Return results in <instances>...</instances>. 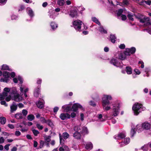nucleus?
<instances>
[{
    "mask_svg": "<svg viewBox=\"0 0 151 151\" xmlns=\"http://www.w3.org/2000/svg\"><path fill=\"white\" fill-rule=\"evenodd\" d=\"M101 103L103 109L106 111L111 109V102L110 101L112 100V97L110 95L104 94L102 98Z\"/></svg>",
    "mask_w": 151,
    "mask_h": 151,
    "instance_id": "nucleus-1",
    "label": "nucleus"
},
{
    "mask_svg": "<svg viewBox=\"0 0 151 151\" xmlns=\"http://www.w3.org/2000/svg\"><path fill=\"white\" fill-rule=\"evenodd\" d=\"M136 50L135 48L134 47H132L131 48H127L124 52L119 53L118 56L119 58L122 60L126 59L127 56L134 53Z\"/></svg>",
    "mask_w": 151,
    "mask_h": 151,
    "instance_id": "nucleus-2",
    "label": "nucleus"
},
{
    "mask_svg": "<svg viewBox=\"0 0 151 151\" xmlns=\"http://www.w3.org/2000/svg\"><path fill=\"white\" fill-rule=\"evenodd\" d=\"M145 107H143L142 104L138 103H136L134 104L132 107L134 115H138L139 113L145 110Z\"/></svg>",
    "mask_w": 151,
    "mask_h": 151,
    "instance_id": "nucleus-3",
    "label": "nucleus"
},
{
    "mask_svg": "<svg viewBox=\"0 0 151 151\" xmlns=\"http://www.w3.org/2000/svg\"><path fill=\"white\" fill-rule=\"evenodd\" d=\"M112 116H116L119 113L120 108V104L119 101H115L112 104Z\"/></svg>",
    "mask_w": 151,
    "mask_h": 151,
    "instance_id": "nucleus-4",
    "label": "nucleus"
},
{
    "mask_svg": "<svg viewBox=\"0 0 151 151\" xmlns=\"http://www.w3.org/2000/svg\"><path fill=\"white\" fill-rule=\"evenodd\" d=\"M136 17L140 22L145 25H147L150 24L149 18L141 14H138Z\"/></svg>",
    "mask_w": 151,
    "mask_h": 151,
    "instance_id": "nucleus-5",
    "label": "nucleus"
},
{
    "mask_svg": "<svg viewBox=\"0 0 151 151\" xmlns=\"http://www.w3.org/2000/svg\"><path fill=\"white\" fill-rule=\"evenodd\" d=\"M20 87L19 90L20 94L24 95L25 98H27L28 96L27 93L28 92L29 88L24 85L21 84L19 86Z\"/></svg>",
    "mask_w": 151,
    "mask_h": 151,
    "instance_id": "nucleus-6",
    "label": "nucleus"
},
{
    "mask_svg": "<svg viewBox=\"0 0 151 151\" xmlns=\"http://www.w3.org/2000/svg\"><path fill=\"white\" fill-rule=\"evenodd\" d=\"M82 23V22L79 20L74 21L72 22V25L71 27H73L76 31L81 32Z\"/></svg>",
    "mask_w": 151,
    "mask_h": 151,
    "instance_id": "nucleus-7",
    "label": "nucleus"
},
{
    "mask_svg": "<svg viewBox=\"0 0 151 151\" xmlns=\"http://www.w3.org/2000/svg\"><path fill=\"white\" fill-rule=\"evenodd\" d=\"M42 80L41 78H38L37 79V83L39 85L35 89L34 91V95L36 97H38L40 94V85L42 83Z\"/></svg>",
    "mask_w": 151,
    "mask_h": 151,
    "instance_id": "nucleus-8",
    "label": "nucleus"
},
{
    "mask_svg": "<svg viewBox=\"0 0 151 151\" xmlns=\"http://www.w3.org/2000/svg\"><path fill=\"white\" fill-rule=\"evenodd\" d=\"M110 63L117 67L120 68H123V66L125 65L122 62H119L117 58H112L110 61Z\"/></svg>",
    "mask_w": 151,
    "mask_h": 151,
    "instance_id": "nucleus-9",
    "label": "nucleus"
},
{
    "mask_svg": "<svg viewBox=\"0 0 151 151\" xmlns=\"http://www.w3.org/2000/svg\"><path fill=\"white\" fill-rule=\"evenodd\" d=\"M2 75L3 78H1V82L8 83L9 81V78L10 77V73L9 72L6 71H4Z\"/></svg>",
    "mask_w": 151,
    "mask_h": 151,
    "instance_id": "nucleus-10",
    "label": "nucleus"
},
{
    "mask_svg": "<svg viewBox=\"0 0 151 151\" xmlns=\"http://www.w3.org/2000/svg\"><path fill=\"white\" fill-rule=\"evenodd\" d=\"M123 12V9H119L117 13V16L118 19H122V20H125L127 19V17L125 15L122 14Z\"/></svg>",
    "mask_w": 151,
    "mask_h": 151,
    "instance_id": "nucleus-11",
    "label": "nucleus"
},
{
    "mask_svg": "<svg viewBox=\"0 0 151 151\" xmlns=\"http://www.w3.org/2000/svg\"><path fill=\"white\" fill-rule=\"evenodd\" d=\"M121 72L124 74H125L126 73L128 75H131L132 73V69L130 66H126L125 70H122Z\"/></svg>",
    "mask_w": 151,
    "mask_h": 151,
    "instance_id": "nucleus-12",
    "label": "nucleus"
},
{
    "mask_svg": "<svg viewBox=\"0 0 151 151\" xmlns=\"http://www.w3.org/2000/svg\"><path fill=\"white\" fill-rule=\"evenodd\" d=\"M12 99L16 102H19L23 100V97L22 95H20L19 93H18L13 96L12 98Z\"/></svg>",
    "mask_w": 151,
    "mask_h": 151,
    "instance_id": "nucleus-13",
    "label": "nucleus"
},
{
    "mask_svg": "<svg viewBox=\"0 0 151 151\" xmlns=\"http://www.w3.org/2000/svg\"><path fill=\"white\" fill-rule=\"evenodd\" d=\"M78 108L82 110L84 109L79 104L75 103L73 104L72 107V110L74 112H76Z\"/></svg>",
    "mask_w": 151,
    "mask_h": 151,
    "instance_id": "nucleus-14",
    "label": "nucleus"
},
{
    "mask_svg": "<svg viewBox=\"0 0 151 151\" xmlns=\"http://www.w3.org/2000/svg\"><path fill=\"white\" fill-rule=\"evenodd\" d=\"M126 137V133L125 132H119L118 134L114 136V138L116 139H120L124 138Z\"/></svg>",
    "mask_w": 151,
    "mask_h": 151,
    "instance_id": "nucleus-15",
    "label": "nucleus"
},
{
    "mask_svg": "<svg viewBox=\"0 0 151 151\" xmlns=\"http://www.w3.org/2000/svg\"><path fill=\"white\" fill-rule=\"evenodd\" d=\"M37 106L40 109H42L44 106V101L41 99L37 101L36 103Z\"/></svg>",
    "mask_w": 151,
    "mask_h": 151,
    "instance_id": "nucleus-16",
    "label": "nucleus"
},
{
    "mask_svg": "<svg viewBox=\"0 0 151 151\" xmlns=\"http://www.w3.org/2000/svg\"><path fill=\"white\" fill-rule=\"evenodd\" d=\"M60 117L61 120H64L70 118V116L68 113H62L60 114Z\"/></svg>",
    "mask_w": 151,
    "mask_h": 151,
    "instance_id": "nucleus-17",
    "label": "nucleus"
},
{
    "mask_svg": "<svg viewBox=\"0 0 151 151\" xmlns=\"http://www.w3.org/2000/svg\"><path fill=\"white\" fill-rule=\"evenodd\" d=\"M17 108V105L15 102H13L12 104L10 106V111L11 113H13L15 111Z\"/></svg>",
    "mask_w": 151,
    "mask_h": 151,
    "instance_id": "nucleus-18",
    "label": "nucleus"
},
{
    "mask_svg": "<svg viewBox=\"0 0 151 151\" xmlns=\"http://www.w3.org/2000/svg\"><path fill=\"white\" fill-rule=\"evenodd\" d=\"M18 80L19 81V84L20 85L22 84L23 82V80L20 76H18L17 78H14L13 79V81L15 83H17Z\"/></svg>",
    "mask_w": 151,
    "mask_h": 151,
    "instance_id": "nucleus-19",
    "label": "nucleus"
},
{
    "mask_svg": "<svg viewBox=\"0 0 151 151\" xmlns=\"http://www.w3.org/2000/svg\"><path fill=\"white\" fill-rule=\"evenodd\" d=\"M142 124L144 129L148 130L150 128L151 124L149 123L145 122L143 123Z\"/></svg>",
    "mask_w": 151,
    "mask_h": 151,
    "instance_id": "nucleus-20",
    "label": "nucleus"
},
{
    "mask_svg": "<svg viewBox=\"0 0 151 151\" xmlns=\"http://www.w3.org/2000/svg\"><path fill=\"white\" fill-rule=\"evenodd\" d=\"M130 141V139L129 137H127L124 139V142L120 143V147H122L129 144Z\"/></svg>",
    "mask_w": 151,
    "mask_h": 151,
    "instance_id": "nucleus-21",
    "label": "nucleus"
},
{
    "mask_svg": "<svg viewBox=\"0 0 151 151\" xmlns=\"http://www.w3.org/2000/svg\"><path fill=\"white\" fill-rule=\"evenodd\" d=\"M27 14L30 16L31 18H32L34 16V13L30 8L28 7L27 9Z\"/></svg>",
    "mask_w": 151,
    "mask_h": 151,
    "instance_id": "nucleus-22",
    "label": "nucleus"
},
{
    "mask_svg": "<svg viewBox=\"0 0 151 151\" xmlns=\"http://www.w3.org/2000/svg\"><path fill=\"white\" fill-rule=\"evenodd\" d=\"M136 131H137L138 132H140L144 130L142 124H137L136 127L135 128Z\"/></svg>",
    "mask_w": 151,
    "mask_h": 151,
    "instance_id": "nucleus-23",
    "label": "nucleus"
},
{
    "mask_svg": "<svg viewBox=\"0 0 151 151\" xmlns=\"http://www.w3.org/2000/svg\"><path fill=\"white\" fill-rule=\"evenodd\" d=\"M18 91L17 88L15 87H13L10 88V93L11 95L17 94L18 93Z\"/></svg>",
    "mask_w": 151,
    "mask_h": 151,
    "instance_id": "nucleus-24",
    "label": "nucleus"
},
{
    "mask_svg": "<svg viewBox=\"0 0 151 151\" xmlns=\"http://www.w3.org/2000/svg\"><path fill=\"white\" fill-rule=\"evenodd\" d=\"M10 88L6 87L4 89V92L3 93V96H6L8 95V93H10Z\"/></svg>",
    "mask_w": 151,
    "mask_h": 151,
    "instance_id": "nucleus-25",
    "label": "nucleus"
},
{
    "mask_svg": "<svg viewBox=\"0 0 151 151\" xmlns=\"http://www.w3.org/2000/svg\"><path fill=\"white\" fill-rule=\"evenodd\" d=\"M50 26L52 29L55 30L58 27V24L55 22H52L50 23Z\"/></svg>",
    "mask_w": 151,
    "mask_h": 151,
    "instance_id": "nucleus-26",
    "label": "nucleus"
},
{
    "mask_svg": "<svg viewBox=\"0 0 151 151\" xmlns=\"http://www.w3.org/2000/svg\"><path fill=\"white\" fill-rule=\"evenodd\" d=\"M62 108V109H64L65 111V112H68L70 111L71 109V106L68 105H63Z\"/></svg>",
    "mask_w": 151,
    "mask_h": 151,
    "instance_id": "nucleus-27",
    "label": "nucleus"
},
{
    "mask_svg": "<svg viewBox=\"0 0 151 151\" xmlns=\"http://www.w3.org/2000/svg\"><path fill=\"white\" fill-rule=\"evenodd\" d=\"M93 144L91 142H88L86 143L85 145V148L87 150H91L93 148Z\"/></svg>",
    "mask_w": 151,
    "mask_h": 151,
    "instance_id": "nucleus-28",
    "label": "nucleus"
},
{
    "mask_svg": "<svg viewBox=\"0 0 151 151\" xmlns=\"http://www.w3.org/2000/svg\"><path fill=\"white\" fill-rule=\"evenodd\" d=\"M1 69L2 70H7L10 71H12V70L11 68H10L6 64L3 65L2 66Z\"/></svg>",
    "mask_w": 151,
    "mask_h": 151,
    "instance_id": "nucleus-29",
    "label": "nucleus"
},
{
    "mask_svg": "<svg viewBox=\"0 0 151 151\" xmlns=\"http://www.w3.org/2000/svg\"><path fill=\"white\" fill-rule=\"evenodd\" d=\"M73 137L76 139H80L81 137L80 132H75L73 133Z\"/></svg>",
    "mask_w": 151,
    "mask_h": 151,
    "instance_id": "nucleus-30",
    "label": "nucleus"
},
{
    "mask_svg": "<svg viewBox=\"0 0 151 151\" xmlns=\"http://www.w3.org/2000/svg\"><path fill=\"white\" fill-rule=\"evenodd\" d=\"M77 15V12L75 10L71 11L69 14V15L73 18L76 17Z\"/></svg>",
    "mask_w": 151,
    "mask_h": 151,
    "instance_id": "nucleus-31",
    "label": "nucleus"
},
{
    "mask_svg": "<svg viewBox=\"0 0 151 151\" xmlns=\"http://www.w3.org/2000/svg\"><path fill=\"white\" fill-rule=\"evenodd\" d=\"M15 117L17 119H21L23 118V115L22 113H18L15 115Z\"/></svg>",
    "mask_w": 151,
    "mask_h": 151,
    "instance_id": "nucleus-32",
    "label": "nucleus"
},
{
    "mask_svg": "<svg viewBox=\"0 0 151 151\" xmlns=\"http://www.w3.org/2000/svg\"><path fill=\"white\" fill-rule=\"evenodd\" d=\"M121 4H120L118 2L116 1V4L119 5L120 6L123 5H128L129 4V2L128 0H123L122 2V3H121Z\"/></svg>",
    "mask_w": 151,
    "mask_h": 151,
    "instance_id": "nucleus-33",
    "label": "nucleus"
},
{
    "mask_svg": "<svg viewBox=\"0 0 151 151\" xmlns=\"http://www.w3.org/2000/svg\"><path fill=\"white\" fill-rule=\"evenodd\" d=\"M58 14L56 13L55 12H52V13L50 15V17L51 18L54 19Z\"/></svg>",
    "mask_w": 151,
    "mask_h": 151,
    "instance_id": "nucleus-34",
    "label": "nucleus"
},
{
    "mask_svg": "<svg viewBox=\"0 0 151 151\" xmlns=\"http://www.w3.org/2000/svg\"><path fill=\"white\" fill-rule=\"evenodd\" d=\"M110 38V40L112 43H114L115 42L116 37L114 35H111Z\"/></svg>",
    "mask_w": 151,
    "mask_h": 151,
    "instance_id": "nucleus-35",
    "label": "nucleus"
},
{
    "mask_svg": "<svg viewBox=\"0 0 151 151\" xmlns=\"http://www.w3.org/2000/svg\"><path fill=\"white\" fill-rule=\"evenodd\" d=\"M51 137L50 136L45 135L44 136L45 141L47 142H49L50 141Z\"/></svg>",
    "mask_w": 151,
    "mask_h": 151,
    "instance_id": "nucleus-36",
    "label": "nucleus"
},
{
    "mask_svg": "<svg viewBox=\"0 0 151 151\" xmlns=\"http://www.w3.org/2000/svg\"><path fill=\"white\" fill-rule=\"evenodd\" d=\"M34 116L33 114L29 115L27 117V119L29 121H32L35 119Z\"/></svg>",
    "mask_w": 151,
    "mask_h": 151,
    "instance_id": "nucleus-37",
    "label": "nucleus"
},
{
    "mask_svg": "<svg viewBox=\"0 0 151 151\" xmlns=\"http://www.w3.org/2000/svg\"><path fill=\"white\" fill-rule=\"evenodd\" d=\"M32 131L35 136H37L38 134L40 133V132L37 130L33 128H32Z\"/></svg>",
    "mask_w": 151,
    "mask_h": 151,
    "instance_id": "nucleus-38",
    "label": "nucleus"
},
{
    "mask_svg": "<svg viewBox=\"0 0 151 151\" xmlns=\"http://www.w3.org/2000/svg\"><path fill=\"white\" fill-rule=\"evenodd\" d=\"M81 127L79 126H76L74 128V130L75 132H81Z\"/></svg>",
    "mask_w": 151,
    "mask_h": 151,
    "instance_id": "nucleus-39",
    "label": "nucleus"
},
{
    "mask_svg": "<svg viewBox=\"0 0 151 151\" xmlns=\"http://www.w3.org/2000/svg\"><path fill=\"white\" fill-rule=\"evenodd\" d=\"M92 20L94 22L96 23L99 25H100L101 23L99 21L98 19L95 17H93L92 18Z\"/></svg>",
    "mask_w": 151,
    "mask_h": 151,
    "instance_id": "nucleus-40",
    "label": "nucleus"
},
{
    "mask_svg": "<svg viewBox=\"0 0 151 151\" xmlns=\"http://www.w3.org/2000/svg\"><path fill=\"white\" fill-rule=\"evenodd\" d=\"M136 2L140 5H145V1L144 0H136Z\"/></svg>",
    "mask_w": 151,
    "mask_h": 151,
    "instance_id": "nucleus-41",
    "label": "nucleus"
},
{
    "mask_svg": "<svg viewBox=\"0 0 151 151\" xmlns=\"http://www.w3.org/2000/svg\"><path fill=\"white\" fill-rule=\"evenodd\" d=\"M69 134L66 132H64L62 134L63 137L65 139H67L69 137Z\"/></svg>",
    "mask_w": 151,
    "mask_h": 151,
    "instance_id": "nucleus-42",
    "label": "nucleus"
},
{
    "mask_svg": "<svg viewBox=\"0 0 151 151\" xmlns=\"http://www.w3.org/2000/svg\"><path fill=\"white\" fill-rule=\"evenodd\" d=\"M99 30L101 33H106L107 32V31L102 27L100 26L99 28Z\"/></svg>",
    "mask_w": 151,
    "mask_h": 151,
    "instance_id": "nucleus-43",
    "label": "nucleus"
},
{
    "mask_svg": "<svg viewBox=\"0 0 151 151\" xmlns=\"http://www.w3.org/2000/svg\"><path fill=\"white\" fill-rule=\"evenodd\" d=\"M6 122V119L5 117H1V124H4Z\"/></svg>",
    "mask_w": 151,
    "mask_h": 151,
    "instance_id": "nucleus-44",
    "label": "nucleus"
},
{
    "mask_svg": "<svg viewBox=\"0 0 151 151\" xmlns=\"http://www.w3.org/2000/svg\"><path fill=\"white\" fill-rule=\"evenodd\" d=\"M59 136L60 140V144L63 145L64 144V140L62 138V136L60 134H59Z\"/></svg>",
    "mask_w": 151,
    "mask_h": 151,
    "instance_id": "nucleus-45",
    "label": "nucleus"
},
{
    "mask_svg": "<svg viewBox=\"0 0 151 151\" xmlns=\"http://www.w3.org/2000/svg\"><path fill=\"white\" fill-rule=\"evenodd\" d=\"M2 96V95L1 94V104L4 105L5 106H7L8 104L6 103V101H1Z\"/></svg>",
    "mask_w": 151,
    "mask_h": 151,
    "instance_id": "nucleus-46",
    "label": "nucleus"
},
{
    "mask_svg": "<svg viewBox=\"0 0 151 151\" xmlns=\"http://www.w3.org/2000/svg\"><path fill=\"white\" fill-rule=\"evenodd\" d=\"M45 123L47 124L50 126L51 127L53 125V124L51 120L50 119L47 120Z\"/></svg>",
    "mask_w": 151,
    "mask_h": 151,
    "instance_id": "nucleus-47",
    "label": "nucleus"
},
{
    "mask_svg": "<svg viewBox=\"0 0 151 151\" xmlns=\"http://www.w3.org/2000/svg\"><path fill=\"white\" fill-rule=\"evenodd\" d=\"M83 132L85 134H88V131L87 127H84L83 128Z\"/></svg>",
    "mask_w": 151,
    "mask_h": 151,
    "instance_id": "nucleus-48",
    "label": "nucleus"
},
{
    "mask_svg": "<svg viewBox=\"0 0 151 151\" xmlns=\"http://www.w3.org/2000/svg\"><path fill=\"white\" fill-rule=\"evenodd\" d=\"M134 17V16L133 15H132L130 14H129L127 15V17L128 18L130 19L132 21H133L134 20L133 17Z\"/></svg>",
    "mask_w": 151,
    "mask_h": 151,
    "instance_id": "nucleus-49",
    "label": "nucleus"
},
{
    "mask_svg": "<svg viewBox=\"0 0 151 151\" xmlns=\"http://www.w3.org/2000/svg\"><path fill=\"white\" fill-rule=\"evenodd\" d=\"M65 3L64 0H59L58 2V4L60 6L63 5Z\"/></svg>",
    "mask_w": 151,
    "mask_h": 151,
    "instance_id": "nucleus-50",
    "label": "nucleus"
},
{
    "mask_svg": "<svg viewBox=\"0 0 151 151\" xmlns=\"http://www.w3.org/2000/svg\"><path fill=\"white\" fill-rule=\"evenodd\" d=\"M36 126L37 128L40 130L42 129L43 128V127L42 125H40L38 123L36 124Z\"/></svg>",
    "mask_w": 151,
    "mask_h": 151,
    "instance_id": "nucleus-51",
    "label": "nucleus"
},
{
    "mask_svg": "<svg viewBox=\"0 0 151 151\" xmlns=\"http://www.w3.org/2000/svg\"><path fill=\"white\" fill-rule=\"evenodd\" d=\"M148 145H145L143 146L142 147V149L144 151H147L148 149Z\"/></svg>",
    "mask_w": 151,
    "mask_h": 151,
    "instance_id": "nucleus-52",
    "label": "nucleus"
},
{
    "mask_svg": "<svg viewBox=\"0 0 151 151\" xmlns=\"http://www.w3.org/2000/svg\"><path fill=\"white\" fill-rule=\"evenodd\" d=\"M22 115L25 116L27 114L28 111L26 109H23L22 110Z\"/></svg>",
    "mask_w": 151,
    "mask_h": 151,
    "instance_id": "nucleus-53",
    "label": "nucleus"
},
{
    "mask_svg": "<svg viewBox=\"0 0 151 151\" xmlns=\"http://www.w3.org/2000/svg\"><path fill=\"white\" fill-rule=\"evenodd\" d=\"M151 71L150 69L149 68H145V72L146 73L147 75V76L148 77L149 76V75L148 74V73L149 72H150Z\"/></svg>",
    "mask_w": 151,
    "mask_h": 151,
    "instance_id": "nucleus-54",
    "label": "nucleus"
},
{
    "mask_svg": "<svg viewBox=\"0 0 151 151\" xmlns=\"http://www.w3.org/2000/svg\"><path fill=\"white\" fill-rule=\"evenodd\" d=\"M134 71L135 73H134L137 75H139L141 73L140 71L138 69H134Z\"/></svg>",
    "mask_w": 151,
    "mask_h": 151,
    "instance_id": "nucleus-55",
    "label": "nucleus"
},
{
    "mask_svg": "<svg viewBox=\"0 0 151 151\" xmlns=\"http://www.w3.org/2000/svg\"><path fill=\"white\" fill-rule=\"evenodd\" d=\"M135 128H134V129H132L131 131V136L132 137H133L134 134H135L136 132L135 130Z\"/></svg>",
    "mask_w": 151,
    "mask_h": 151,
    "instance_id": "nucleus-56",
    "label": "nucleus"
},
{
    "mask_svg": "<svg viewBox=\"0 0 151 151\" xmlns=\"http://www.w3.org/2000/svg\"><path fill=\"white\" fill-rule=\"evenodd\" d=\"M11 18L12 20H16L18 18V16L17 15L12 14L11 16Z\"/></svg>",
    "mask_w": 151,
    "mask_h": 151,
    "instance_id": "nucleus-57",
    "label": "nucleus"
},
{
    "mask_svg": "<svg viewBox=\"0 0 151 151\" xmlns=\"http://www.w3.org/2000/svg\"><path fill=\"white\" fill-rule=\"evenodd\" d=\"M40 120L41 122H42V123H45L46 121L47 120H46L45 118L43 117H41L40 118Z\"/></svg>",
    "mask_w": 151,
    "mask_h": 151,
    "instance_id": "nucleus-58",
    "label": "nucleus"
},
{
    "mask_svg": "<svg viewBox=\"0 0 151 151\" xmlns=\"http://www.w3.org/2000/svg\"><path fill=\"white\" fill-rule=\"evenodd\" d=\"M89 105H90L92 106H95L96 105V104L95 103L94 101H89Z\"/></svg>",
    "mask_w": 151,
    "mask_h": 151,
    "instance_id": "nucleus-59",
    "label": "nucleus"
},
{
    "mask_svg": "<svg viewBox=\"0 0 151 151\" xmlns=\"http://www.w3.org/2000/svg\"><path fill=\"white\" fill-rule=\"evenodd\" d=\"M59 110V108L57 106L55 107L53 109V112L54 113H56Z\"/></svg>",
    "mask_w": 151,
    "mask_h": 151,
    "instance_id": "nucleus-60",
    "label": "nucleus"
},
{
    "mask_svg": "<svg viewBox=\"0 0 151 151\" xmlns=\"http://www.w3.org/2000/svg\"><path fill=\"white\" fill-rule=\"evenodd\" d=\"M139 64H141V68H143L144 67V63L142 61H139L138 62Z\"/></svg>",
    "mask_w": 151,
    "mask_h": 151,
    "instance_id": "nucleus-61",
    "label": "nucleus"
},
{
    "mask_svg": "<svg viewBox=\"0 0 151 151\" xmlns=\"http://www.w3.org/2000/svg\"><path fill=\"white\" fill-rule=\"evenodd\" d=\"M63 147L65 151H70V150L69 147L66 145L63 146Z\"/></svg>",
    "mask_w": 151,
    "mask_h": 151,
    "instance_id": "nucleus-62",
    "label": "nucleus"
},
{
    "mask_svg": "<svg viewBox=\"0 0 151 151\" xmlns=\"http://www.w3.org/2000/svg\"><path fill=\"white\" fill-rule=\"evenodd\" d=\"M7 1V0H1V5H4Z\"/></svg>",
    "mask_w": 151,
    "mask_h": 151,
    "instance_id": "nucleus-63",
    "label": "nucleus"
},
{
    "mask_svg": "<svg viewBox=\"0 0 151 151\" xmlns=\"http://www.w3.org/2000/svg\"><path fill=\"white\" fill-rule=\"evenodd\" d=\"M10 76L11 77L14 78L15 76V73L14 72H12L10 73Z\"/></svg>",
    "mask_w": 151,
    "mask_h": 151,
    "instance_id": "nucleus-64",
    "label": "nucleus"
}]
</instances>
